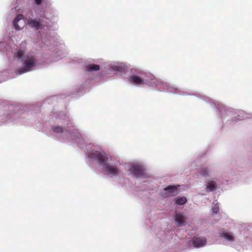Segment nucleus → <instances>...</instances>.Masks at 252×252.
I'll use <instances>...</instances> for the list:
<instances>
[{"label": "nucleus", "mask_w": 252, "mask_h": 252, "mask_svg": "<svg viewBox=\"0 0 252 252\" xmlns=\"http://www.w3.org/2000/svg\"><path fill=\"white\" fill-rule=\"evenodd\" d=\"M37 61L32 56H28L24 62L23 68L20 70L19 74H21L31 70V68L36 65Z\"/></svg>", "instance_id": "obj_1"}, {"label": "nucleus", "mask_w": 252, "mask_h": 252, "mask_svg": "<svg viewBox=\"0 0 252 252\" xmlns=\"http://www.w3.org/2000/svg\"><path fill=\"white\" fill-rule=\"evenodd\" d=\"M178 194V189L177 186H169L163 189L162 195L164 197L174 196Z\"/></svg>", "instance_id": "obj_2"}, {"label": "nucleus", "mask_w": 252, "mask_h": 252, "mask_svg": "<svg viewBox=\"0 0 252 252\" xmlns=\"http://www.w3.org/2000/svg\"><path fill=\"white\" fill-rule=\"evenodd\" d=\"M103 171L111 176H117L119 173V170L116 166H112L108 164H104L102 167Z\"/></svg>", "instance_id": "obj_3"}, {"label": "nucleus", "mask_w": 252, "mask_h": 252, "mask_svg": "<svg viewBox=\"0 0 252 252\" xmlns=\"http://www.w3.org/2000/svg\"><path fill=\"white\" fill-rule=\"evenodd\" d=\"M27 23L31 28H34L36 30L42 29L46 26L43 24V20L41 19L29 20Z\"/></svg>", "instance_id": "obj_4"}, {"label": "nucleus", "mask_w": 252, "mask_h": 252, "mask_svg": "<svg viewBox=\"0 0 252 252\" xmlns=\"http://www.w3.org/2000/svg\"><path fill=\"white\" fill-rule=\"evenodd\" d=\"M192 242L194 247L200 248L206 245L207 240L205 237L195 236L192 239Z\"/></svg>", "instance_id": "obj_5"}, {"label": "nucleus", "mask_w": 252, "mask_h": 252, "mask_svg": "<svg viewBox=\"0 0 252 252\" xmlns=\"http://www.w3.org/2000/svg\"><path fill=\"white\" fill-rule=\"evenodd\" d=\"M94 157L97 160L98 163L102 167L104 164H106V161L108 158L105 156L104 152L96 151L93 154Z\"/></svg>", "instance_id": "obj_6"}, {"label": "nucleus", "mask_w": 252, "mask_h": 252, "mask_svg": "<svg viewBox=\"0 0 252 252\" xmlns=\"http://www.w3.org/2000/svg\"><path fill=\"white\" fill-rule=\"evenodd\" d=\"M130 171L136 177H141L144 174V170L141 167L138 165L133 166L131 168Z\"/></svg>", "instance_id": "obj_7"}, {"label": "nucleus", "mask_w": 252, "mask_h": 252, "mask_svg": "<svg viewBox=\"0 0 252 252\" xmlns=\"http://www.w3.org/2000/svg\"><path fill=\"white\" fill-rule=\"evenodd\" d=\"M99 69V65L95 64H89L84 67V70L87 72H93Z\"/></svg>", "instance_id": "obj_8"}, {"label": "nucleus", "mask_w": 252, "mask_h": 252, "mask_svg": "<svg viewBox=\"0 0 252 252\" xmlns=\"http://www.w3.org/2000/svg\"><path fill=\"white\" fill-rule=\"evenodd\" d=\"M24 19V16L22 14H18L13 20V25L14 27V28L16 30H20L21 28L19 26L18 24V22L21 20Z\"/></svg>", "instance_id": "obj_9"}, {"label": "nucleus", "mask_w": 252, "mask_h": 252, "mask_svg": "<svg viewBox=\"0 0 252 252\" xmlns=\"http://www.w3.org/2000/svg\"><path fill=\"white\" fill-rule=\"evenodd\" d=\"M175 221L178 223L179 226L184 225L185 223V218L183 215L180 214H176L175 216Z\"/></svg>", "instance_id": "obj_10"}, {"label": "nucleus", "mask_w": 252, "mask_h": 252, "mask_svg": "<svg viewBox=\"0 0 252 252\" xmlns=\"http://www.w3.org/2000/svg\"><path fill=\"white\" fill-rule=\"evenodd\" d=\"M111 68L114 71L120 73H124L126 71V68L123 65H113Z\"/></svg>", "instance_id": "obj_11"}, {"label": "nucleus", "mask_w": 252, "mask_h": 252, "mask_svg": "<svg viewBox=\"0 0 252 252\" xmlns=\"http://www.w3.org/2000/svg\"><path fill=\"white\" fill-rule=\"evenodd\" d=\"M217 184L215 182L209 181L207 184L206 190L207 191H213L216 189Z\"/></svg>", "instance_id": "obj_12"}, {"label": "nucleus", "mask_w": 252, "mask_h": 252, "mask_svg": "<svg viewBox=\"0 0 252 252\" xmlns=\"http://www.w3.org/2000/svg\"><path fill=\"white\" fill-rule=\"evenodd\" d=\"M210 170L208 168H201L200 169L197 174L204 177H207L209 176Z\"/></svg>", "instance_id": "obj_13"}, {"label": "nucleus", "mask_w": 252, "mask_h": 252, "mask_svg": "<svg viewBox=\"0 0 252 252\" xmlns=\"http://www.w3.org/2000/svg\"><path fill=\"white\" fill-rule=\"evenodd\" d=\"M187 201L186 197H181L176 199V204L179 205L185 204Z\"/></svg>", "instance_id": "obj_14"}, {"label": "nucleus", "mask_w": 252, "mask_h": 252, "mask_svg": "<svg viewBox=\"0 0 252 252\" xmlns=\"http://www.w3.org/2000/svg\"><path fill=\"white\" fill-rule=\"evenodd\" d=\"M25 54L24 51L22 50H19L14 54V57L17 58L19 59H22L24 58Z\"/></svg>", "instance_id": "obj_15"}, {"label": "nucleus", "mask_w": 252, "mask_h": 252, "mask_svg": "<svg viewBox=\"0 0 252 252\" xmlns=\"http://www.w3.org/2000/svg\"><path fill=\"white\" fill-rule=\"evenodd\" d=\"M52 130L54 132L57 133H61L63 131V127L60 126H53L52 127Z\"/></svg>", "instance_id": "obj_16"}, {"label": "nucleus", "mask_w": 252, "mask_h": 252, "mask_svg": "<svg viewBox=\"0 0 252 252\" xmlns=\"http://www.w3.org/2000/svg\"><path fill=\"white\" fill-rule=\"evenodd\" d=\"M131 84L134 85L139 86L144 83V80H130Z\"/></svg>", "instance_id": "obj_17"}, {"label": "nucleus", "mask_w": 252, "mask_h": 252, "mask_svg": "<svg viewBox=\"0 0 252 252\" xmlns=\"http://www.w3.org/2000/svg\"><path fill=\"white\" fill-rule=\"evenodd\" d=\"M222 235L225 239L229 241H232L234 240L233 236L228 233H223Z\"/></svg>", "instance_id": "obj_18"}, {"label": "nucleus", "mask_w": 252, "mask_h": 252, "mask_svg": "<svg viewBox=\"0 0 252 252\" xmlns=\"http://www.w3.org/2000/svg\"><path fill=\"white\" fill-rule=\"evenodd\" d=\"M219 211V208L218 207H214L213 208V211L214 213H217Z\"/></svg>", "instance_id": "obj_19"}, {"label": "nucleus", "mask_w": 252, "mask_h": 252, "mask_svg": "<svg viewBox=\"0 0 252 252\" xmlns=\"http://www.w3.org/2000/svg\"><path fill=\"white\" fill-rule=\"evenodd\" d=\"M42 2V0H35V3L37 5H40Z\"/></svg>", "instance_id": "obj_20"}, {"label": "nucleus", "mask_w": 252, "mask_h": 252, "mask_svg": "<svg viewBox=\"0 0 252 252\" xmlns=\"http://www.w3.org/2000/svg\"><path fill=\"white\" fill-rule=\"evenodd\" d=\"M131 79H141L140 78H139V77H137V76H133L131 77Z\"/></svg>", "instance_id": "obj_21"}]
</instances>
